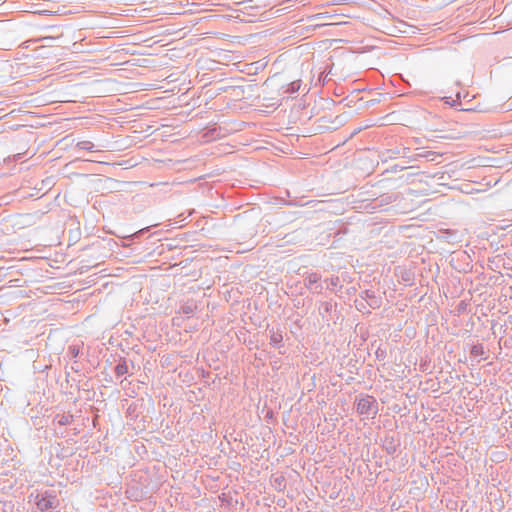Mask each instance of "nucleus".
I'll return each mask as SVG.
<instances>
[{
    "instance_id": "nucleus-16",
    "label": "nucleus",
    "mask_w": 512,
    "mask_h": 512,
    "mask_svg": "<svg viewBox=\"0 0 512 512\" xmlns=\"http://www.w3.org/2000/svg\"><path fill=\"white\" fill-rule=\"evenodd\" d=\"M300 87H301V80L300 79L294 80L284 87L285 88L284 93H286V94L297 93L299 91Z\"/></svg>"
},
{
    "instance_id": "nucleus-10",
    "label": "nucleus",
    "mask_w": 512,
    "mask_h": 512,
    "mask_svg": "<svg viewBox=\"0 0 512 512\" xmlns=\"http://www.w3.org/2000/svg\"><path fill=\"white\" fill-rule=\"evenodd\" d=\"M336 306L337 304L334 303L332 300L321 302L319 306V315L322 318H325L326 315L331 314L333 311L336 310Z\"/></svg>"
},
{
    "instance_id": "nucleus-1",
    "label": "nucleus",
    "mask_w": 512,
    "mask_h": 512,
    "mask_svg": "<svg viewBox=\"0 0 512 512\" xmlns=\"http://www.w3.org/2000/svg\"><path fill=\"white\" fill-rule=\"evenodd\" d=\"M356 411L365 418H375L378 414V402L376 398L369 394L361 393L356 397Z\"/></svg>"
},
{
    "instance_id": "nucleus-26",
    "label": "nucleus",
    "mask_w": 512,
    "mask_h": 512,
    "mask_svg": "<svg viewBox=\"0 0 512 512\" xmlns=\"http://www.w3.org/2000/svg\"><path fill=\"white\" fill-rule=\"evenodd\" d=\"M443 100L446 104H449L450 106L454 107L460 104V93H457V100H452L450 97H444Z\"/></svg>"
},
{
    "instance_id": "nucleus-34",
    "label": "nucleus",
    "mask_w": 512,
    "mask_h": 512,
    "mask_svg": "<svg viewBox=\"0 0 512 512\" xmlns=\"http://www.w3.org/2000/svg\"><path fill=\"white\" fill-rule=\"evenodd\" d=\"M509 106L512 107V97L510 98Z\"/></svg>"
},
{
    "instance_id": "nucleus-11",
    "label": "nucleus",
    "mask_w": 512,
    "mask_h": 512,
    "mask_svg": "<svg viewBox=\"0 0 512 512\" xmlns=\"http://www.w3.org/2000/svg\"><path fill=\"white\" fill-rule=\"evenodd\" d=\"M197 309V304L194 300H187L179 307V312L187 316H192Z\"/></svg>"
},
{
    "instance_id": "nucleus-12",
    "label": "nucleus",
    "mask_w": 512,
    "mask_h": 512,
    "mask_svg": "<svg viewBox=\"0 0 512 512\" xmlns=\"http://www.w3.org/2000/svg\"><path fill=\"white\" fill-rule=\"evenodd\" d=\"M74 421V416L70 413L56 414L53 422L60 426L70 425Z\"/></svg>"
},
{
    "instance_id": "nucleus-24",
    "label": "nucleus",
    "mask_w": 512,
    "mask_h": 512,
    "mask_svg": "<svg viewBox=\"0 0 512 512\" xmlns=\"http://www.w3.org/2000/svg\"><path fill=\"white\" fill-rule=\"evenodd\" d=\"M67 354L73 358V359H76L79 354H80V347L78 345H70L68 347V352Z\"/></svg>"
},
{
    "instance_id": "nucleus-4",
    "label": "nucleus",
    "mask_w": 512,
    "mask_h": 512,
    "mask_svg": "<svg viewBox=\"0 0 512 512\" xmlns=\"http://www.w3.org/2000/svg\"><path fill=\"white\" fill-rule=\"evenodd\" d=\"M266 332L268 333L270 340L269 344L271 347L278 349L279 353L283 354L281 349L284 348V331L280 325L270 326L268 324L266 327Z\"/></svg>"
},
{
    "instance_id": "nucleus-27",
    "label": "nucleus",
    "mask_w": 512,
    "mask_h": 512,
    "mask_svg": "<svg viewBox=\"0 0 512 512\" xmlns=\"http://www.w3.org/2000/svg\"><path fill=\"white\" fill-rule=\"evenodd\" d=\"M2 510H3V512H13L14 511V503L12 501L3 502Z\"/></svg>"
},
{
    "instance_id": "nucleus-21",
    "label": "nucleus",
    "mask_w": 512,
    "mask_h": 512,
    "mask_svg": "<svg viewBox=\"0 0 512 512\" xmlns=\"http://www.w3.org/2000/svg\"><path fill=\"white\" fill-rule=\"evenodd\" d=\"M470 353L474 357L483 356L485 353L483 344H481V343L474 344L471 347Z\"/></svg>"
},
{
    "instance_id": "nucleus-19",
    "label": "nucleus",
    "mask_w": 512,
    "mask_h": 512,
    "mask_svg": "<svg viewBox=\"0 0 512 512\" xmlns=\"http://www.w3.org/2000/svg\"><path fill=\"white\" fill-rule=\"evenodd\" d=\"M400 151H401V148H391V149H388L384 154L383 156L385 157L384 158V161H387V159H393V158H397V157H400Z\"/></svg>"
},
{
    "instance_id": "nucleus-25",
    "label": "nucleus",
    "mask_w": 512,
    "mask_h": 512,
    "mask_svg": "<svg viewBox=\"0 0 512 512\" xmlns=\"http://www.w3.org/2000/svg\"><path fill=\"white\" fill-rule=\"evenodd\" d=\"M375 357L379 361L384 360L387 357L386 349L379 346L375 351Z\"/></svg>"
},
{
    "instance_id": "nucleus-13",
    "label": "nucleus",
    "mask_w": 512,
    "mask_h": 512,
    "mask_svg": "<svg viewBox=\"0 0 512 512\" xmlns=\"http://www.w3.org/2000/svg\"><path fill=\"white\" fill-rule=\"evenodd\" d=\"M325 283L327 284V289L334 292L340 291L343 288L338 276H331L330 278L325 279Z\"/></svg>"
},
{
    "instance_id": "nucleus-17",
    "label": "nucleus",
    "mask_w": 512,
    "mask_h": 512,
    "mask_svg": "<svg viewBox=\"0 0 512 512\" xmlns=\"http://www.w3.org/2000/svg\"><path fill=\"white\" fill-rule=\"evenodd\" d=\"M400 279L406 286H412L414 282V275L411 271L404 270L401 272Z\"/></svg>"
},
{
    "instance_id": "nucleus-5",
    "label": "nucleus",
    "mask_w": 512,
    "mask_h": 512,
    "mask_svg": "<svg viewBox=\"0 0 512 512\" xmlns=\"http://www.w3.org/2000/svg\"><path fill=\"white\" fill-rule=\"evenodd\" d=\"M304 286L314 294H321L323 285L320 283L321 275L317 272H306L304 274Z\"/></svg>"
},
{
    "instance_id": "nucleus-15",
    "label": "nucleus",
    "mask_w": 512,
    "mask_h": 512,
    "mask_svg": "<svg viewBox=\"0 0 512 512\" xmlns=\"http://www.w3.org/2000/svg\"><path fill=\"white\" fill-rule=\"evenodd\" d=\"M415 157H417V160L424 158L428 161H435L439 155L436 152L433 151H424L420 148L417 149V152L415 153Z\"/></svg>"
},
{
    "instance_id": "nucleus-33",
    "label": "nucleus",
    "mask_w": 512,
    "mask_h": 512,
    "mask_svg": "<svg viewBox=\"0 0 512 512\" xmlns=\"http://www.w3.org/2000/svg\"><path fill=\"white\" fill-rule=\"evenodd\" d=\"M318 81H319V82H321V81H322V82L324 83V82H325V78H321V77H319V78H318Z\"/></svg>"
},
{
    "instance_id": "nucleus-8",
    "label": "nucleus",
    "mask_w": 512,
    "mask_h": 512,
    "mask_svg": "<svg viewBox=\"0 0 512 512\" xmlns=\"http://www.w3.org/2000/svg\"><path fill=\"white\" fill-rule=\"evenodd\" d=\"M270 482L272 487L278 492H283L286 489V478L283 474H273Z\"/></svg>"
},
{
    "instance_id": "nucleus-14",
    "label": "nucleus",
    "mask_w": 512,
    "mask_h": 512,
    "mask_svg": "<svg viewBox=\"0 0 512 512\" xmlns=\"http://www.w3.org/2000/svg\"><path fill=\"white\" fill-rule=\"evenodd\" d=\"M115 375L122 377L128 373V364L125 358H120L118 364L114 368Z\"/></svg>"
},
{
    "instance_id": "nucleus-9",
    "label": "nucleus",
    "mask_w": 512,
    "mask_h": 512,
    "mask_svg": "<svg viewBox=\"0 0 512 512\" xmlns=\"http://www.w3.org/2000/svg\"><path fill=\"white\" fill-rule=\"evenodd\" d=\"M315 232H316V227H309L307 229L300 228L291 234V238L288 241L300 243L302 241V238L306 234L310 233L311 235H313Z\"/></svg>"
},
{
    "instance_id": "nucleus-23",
    "label": "nucleus",
    "mask_w": 512,
    "mask_h": 512,
    "mask_svg": "<svg viewBox=\"0 0 512 512\" xmlns=\"http://www.w3.org/2000/svg\"><path fill=\"white\" fill-rule=\"evenodd\" d=\"M469 301H470V300H461V301L457 304V306H456V308H455V313H456V315H458V316H459V315H461V314H463V313H465V312H466V310H467V308H468V306H469Z\"/></svg>"
},
{
    "instance_id": "nucleus-7",
    "label": "nucleus",
    "mask_w": 512,
    "mask_h": 512,
    "mask_svg": "<svg viewBox=\"0 0 512 512\" xmlns=\"http://www.w3.org/2000/svg\"><path fill=\"white\" fill-rule=\"evenodd\" d=\"M359 296L373 310L379 309L382 305V297L373 289H365Z\"/></svg>"
},
{
    "instance_id": "nucleus-6",
    "label": "nucleus",
    "mask_w": 512,
    "mask_h": 512,
    "mask_svg": "<svg viewBox=\"0 0 512 512\" xmlns=\"http://www.w3.org/2000/svg\"><path fill=\"white\" fill-rule=\"evenodd\" d=\"M381 446L388 455H394L400 446V439L394 432H387L381 438Z\"/></svg>"
},
{
    "instance_id": "nucleus-29",
    "label": "nucleus",
    "mask_w": 512,
    "mask_h": 512,
    "mask_svg": "<svg viewBox=\"0 0 512 512\" xmlns=\"http://www.w3.org/2000/svg\"><path fill=\"white\" fill-rule=\"evenodd\" d=\"M148 230H149L148 227L142 228V229L138 230L137 232H135L134 234H132L130 237H131V239H139Z\"/></svg>"
},
{
    "instance_id": "nucleus-28",
    "label": "nucleus",
    "mask_w": 512,
    "mask_h": 512,
    "mask_svg": "<svg viewBox=\"0 0 512 512\" xmlns=\"http://www.w3.org/2000/svg\"><path fill=\"white\" fill-rule=\"evenodd\" d=\"M367 306L366 302L355 300V307L358 311L364 312L367 309Z\"/></svg>"
},
{
    "instance_id": "nucleus-31",
    "label": "nucleus",
    "mask_w": 512,
    "mask_h": 512,
    "mask_svg": "<svg viewBox=\"0 0 512 512\" xmlns=\"http://www.w3.org/2000/svg\"><path fill=\"white\" fill-rule=\"evenodd\" d=\"M294 324H295L299 329H301V328H302V320H301V318H298L297 320H295Z\"/></svg>"
},
{
    "instance_id": "nucleus-32",
    "label": "nucleus",
    "mask_w": 512,
    "mask_h": 512,
    "mask_svg": "<svg viewBox=\"0 0 512 512\" xmlns=\"http://www.w3.org/2000/svg\"><path fill=\"white\" fill-rule=\"evenodd\" d=\"M318 81H319V82H321V81H322V82L324 83V82H325V78H321V77H319V78H318Z\"/></svg>"
},
{
    "instance_id": "nucleus-3",
    "label": "nucleus",
    "mask_w": 512,
    "mask_h": 512,
    "mask_svg": "<svg viewBox=\"0 0 512 512\" xmlns=\"http://www.w3.org/2000/svg\"><path fill=\"white\" fill-rule=\"evenodd\" d=\"M57 504V497L52 491H46L36 496V506L41 512H51Z\"/></svg>"
},
{
    "instance_id": "nucleus-18",
    "label": "nucleus",
    "mask_w": 512,
    "mask_h": 512,
    "mask_svg": "<svg viewBox=\"0 0 512 512\" xmlns=\"http://www.w3.org/2000/svg\"><path fill=\"white\" fill-rule=\"evenodd\" d=\"M400 157L408 159V163L417 161V157H415V153L412 154L410 148H408V147H401Z\"/></svg>"
},
{
    "instance_id": "nucleus-2",
    "label": "nucleus",
    "mask_w": 512,
    "mask_h": 512,
    "mask_svg": "<svg viewBox=\"0 0 512 512\" xmlns=\"http://www.w3.org/2000/svg\"><path fill=\"white\" fill-rule=\"evenodd\" d=\"M401 196L397 192H387L371 199L364 208L370 212L387 211L388 206L399 201Z\"/></svg>"
},
{
    "instance_id": "nucleus-30",
    "label": "nucleus",
    "mask_w": 512,
    "mask_h": 512,
    "mask_svg": "<svg viewBox=\"0 0 512 512\" xmlns=\"http://www.w3.org/2000/svg\"><path fill=\"white\" fill-rule=\"evenodd\" d=\"M407 166H400V165H393L390 169H387L385 172H397V171H402L404 169H406Z\"/></svg>"
},
{
    "instance_id": "nucleus-22",
    "label": "nucleus",
    "mask_w": 512,
    "mask_h": 512,
    "mask_svg": "<svg viewBox=\"0 0 512 512\" xmlns=\"http://www.w3.org/2000/svg\"><path fill=\"white\" fill-rule=\"evenodd\" d=\"M76 147L81 150L93 151L95 146L91 141L83 140L77 142Z\"/></svg>"
},
{
    "instance_id": "nucleus-20",
    "label": "nucleus",
    "mask_w": 512,
    "mask_h": 512,
    "mask_svg": "<svg viewBox=\"0 0 512 512\" xmlns=\"http://www.w3.org/2000/svg\"><path fill=\"white\" fill-rule=\"evenodd\" d=\"M61 36H46L42 38V41L45 43L44 46H59L56 42L61 40Z\"/></svg>"
}]
</instances>
